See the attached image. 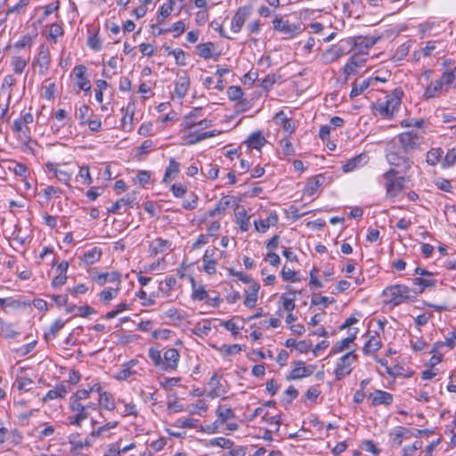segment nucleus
<instances>
[{"label": "nucleus", "instance_id": "obj_1", "mask_svg": "<svg viewBox=\"0 0 456 456\" xmlns=\"http://www.w3.org/2000/svg\"><path fill=\"white\" fill-rule=\"evenodd\" d=\"M398 171L390 168L383 175L385 180L386 196L388 199H394L402 192L405 187L403 176H397Z\"/></svg>", "mask_w": 456, "mask_h": 456}, {"label": "nucleus", "instance_id": "obj_2", "mask_svg": "<svg viewBox=\"0 0 456 456\" xmlns=\"http://www.w3.org/2000/svg\"><path fill=\"white\" fill-rule=\"evenodd\" d=\"M399 148L403 154L419 150L423 144V136L417 131H408L398 135Z\"/></svg>", "mask_w": 456, "mask_h": 456}, {"label": "nucleus", "instance_id": "obj_3", "mask_svg": "<svg viewBox=\"0 0 456 456\" xmlns=\"http://www.w3.org/2000/svg\"><path fill=\"white\" fill-rule=\"evenodd\" d=\"M385 294L390 297L389 302L394 305H399L407 300H413L415 295L406 285L396 284L387 288Z\"/></svg>", "mask_w": 456, "mask_h": 456}, {"label": "nucleus", "instance_id": "obj_4", "mask_svg": "<svg viewBox=\"0 0 456 456\" xmlns=\"http://www.w3.org/2000/svg\"><path fill=\"white\" fill-rule=\"evenodd\" d=\"M403 93L400 89H395L387 95L386 101L379 104L378 110L384 118H391L402 102Z\"/></svg>", "mask_w": 456, "mask_h": 456}, {"label": "nucleus", "instance_id": "obj_5", "mask_svg": "<svg viewBox=\"0 0 456 456\" xmlns=\"http://www.w3.org/2000/svg\"><path fill=\"white\" fill-rule=\"evenodd\" d=\"M357 361V355L354 350H351L342 355L336 365L334 374L337 380H341L345 377L348 376L352 370V365Z\"/></svg>", "mask_w": 456, "mask_h": 456}, {"label": "nucleus", "instance_id": "obj_6", "mask_svg": "<svg viewBox=\"0 0 456 456\" xmlns=\"http://www.w3.org/2000/svg\"><path fill=\"white\" fill-rule=\"evenodd\" d=\"M273 29L282 33L285 39L292 38L301 31L300 24L289 23L279 16L273 20Z\"/></svg>", "mask_w": 456, "mask_h": 456}, {"label": "nucleus", "instance_id": "obj_7", "mask_svg": "<svg viewBox=\"0 0 456 456\" xmlns=\"http://www.w3.org/2000/svg\"><path fill=\"white\" fill-rule=\"evenodd\" d=\"M69 410L74 413V416L69 417V424L76 427H80L81 422L89 416V412L86 411L84 403L77 401L70 400Z\"/></svg>", "mask_w": 456, "mask_h": 456}, {"label": "nucleus", "instance_id": "obj_8", "mask_svg": "<svg viewBox=\"0 0 456 456\" xmlns=\"http://www.w3.org/2000/svg\"><path fill=\"white\" fill-rule=\"evenodd\" d=\"M51 55L49 48L45 45H41L37 59L33 61L35 67H38V72L41 75H45L50 68Z\"/></svg>", "mask_w": 456, "mask_h": 456}, {"label": "nucleus", "instance_id": "obj_9", "mask_svg": "<svg viewBox=\"0 0 456 456\" xmlns=\"http://www.w3.org/2000/svg\"><path fill=\"white\" fill-rule=\"evenodd\" d=\"M408 154H403L399 148L398 151H391L387 155V161L390 165L395 167H402L404 171L411 168L412 161L407 157Z\"/></svg>", "mask_w": 456, "mask_h": 456}, {"label": "nucleus", "instance_id": "obj_10", "mask_svg": "<svg viewBox=\"0 0 456 456\" xmlns=\"http://www.w3.org/2000/svg\"><path fill=\"white\" fill-rule=\"evenodd\" d=\"M86 67L82 64L77 65L73 69V72L77 79V87L86 93H90L92 86L89 78L86 76Z\"/></svg>", "mask_w": 456, "mask_h": 456}, {"label": "nucleus", "instance_id": "obj_11", "mask_svg": "<svg viewBox=\"0 0 456 456\" xmlns=\"http://www.w3.org/2000/svg\"><path fill=\"white\" fill-rule=\"evenodd\" d=\"M180 354L176 348H168L163 354L162 370H175L178 366Z\"/></svg>", "mask_w": 456, "mask_h": 456}, {"label": "nucleus", "instance_id": "obj_12", "mask_svg": "<svg viewBox=\"0 0 456 456\" xmlns=\"http://www.w3.org/2000/svg\"><path fill=\"white\" fill-rule=\"evenodd\" d=\"M12 130L16 137L24 144L31 141V130L27 124H23L19 118L13 121Z\"/></svg>", "mask_w": 456, "mask_h": 456}, {"label": "nucleus", "instance_id": "obj_13", "mask_svg": "<svg viewBox=\"0 0 456 456\" xmlns=\"http://www.w3.org/2000/svg\"><path fill=\"white\" fill-rule=\"evenodd\" d=\"M366 336L368 338V340L366 341L362 347V352L364 354L367 355L372 354L381 348L382 342L377 331H368Z\"/></svg>", "mask_w": 456, "mask_h": 456}, {"label": "nucleus", "instance_id": "obj_14", "mask_svg": "<svg viewBox=\"0 0 456 456\" xmlns=\"http://www.w3.org/2000/svg\"><path fill=\"white\" fill-rule=\"evenodd\" d=\"M412 293L415 297L419 294H421L428 288H433L436 285V280L434 279V276L429 277H416L412 279Z\"/></svg>", "mask_w": 456, "mask_h": 456}, {"label": "nucleus", "instance_id": "obj_15", "mask_svg": "<svg viewBox=\"0 0 456 456\" xmlns=\"http://www.w3.org/2000/svg\"><path fill=\"white\" fill-rule=\"evenodd\" d=\"M248 16L249 9L246 6L240 7L232 19L231 29L234 33H239L241 30Z\"/></svg>", "mask_w": 456, "mask_h": 456}, {"label": "nucleus", "instance_id": "obj_16", "mask_svg": "<svg viewBox=\"0 0 456 456\" xmlns=\"http://www.w3.org/2000/svg\"><path fill=\"white\" fill-rule=\"evenodd\" d=\"M445 47L446 45L442 40H430L421 49V53L424 57L437 56L444 53Z\"/></svg>", "mask_w": 456, "mask_h": 456}, {"label": "nucleus", "instance_id": "obj_17", "mask_svg": "<svg viewBox=\"0 0 456 456\" xmlns=\"http://www.w3.org/2000/svg\"><path fill=\"white\" fill-rule=\"evenodd\" d=\"M369 397L371 399V404L373 406H388L393 403L394 400V396L392 394L379 389H377L373 393L370 394Z\"/></svg>", "mask_w": 456, "mask_h": 456}, {"label": "nucleus", "instance_id": "obj_18", "mask_svg": "<svg viewBox=\"0 0 456 456\" xmlns=\"http://www.w3.org/2000/svg\"><path fill=\"white\" fill-rule=\"evenodd\" d=\"M358 333V329H354L350 332L348 337L338 341L331 348L330 355L338 354L350 348V345L354 343Z\"/></svg>", "mask_w": 456, "mask_h": 456}, {"label": "nucleus", "instance_id": "obj_19", "mask_svg": "<svg viewBox=\"0 0 456 456\" xmlns=\"http://www.w3.org/2000/svg\"><path fill=\"white\" fill-rule=\"evenodd\" d=\"M216 248L207 249L202 257L203 270L208 274H215L216 273L217 261L215 259Z\"/></svg>", "mask_w": 456, "mask_h": 456}, {"label": "nucleus", "instance_id": "obj_20", "mask_svg": "<svg viewBox=\"0 0 456 456\" xmlns=\"http://www.w3.org/2000/svg\"><path fill=\"white\" fill-rule=\"evenodd\" d=\"M216 45L212 42L199 44L196 45L197 54L204 60L216 59L219 53H215Z\"/></svg>", "mask_w": 456, "mask_h": 456}, {"label": "nucleus", "instance_id": "obj_21", "mask_svg": "<svg viewBox=\"0 0 456 456\" xmlns=\"http://www.w3.org/2000/svg\"><path fill=\"white\" fill-rule=\"evenodd\" d=\"M313 373V370L310 367H305V362L298 361L295 362V366L291 370L289 379H298L305 377H308Z\"/></svg>", "mask_w": 456, "mask_h": 456}, {"label": "nucleus", "instance_id": "obj_22", "mask_svg": "<svg viewBox=\"0 0 456 456\" xmlns=\"http://www.w3.org/2000/svg\"><path fill=\"white\" fill-rule=\"evenodd\" d=\"M369 157L362 153L350 159L343 165V171L345 173L352 172L359 167L364 166L368 162Z\"/></svg>", "mask_w": 456, "mask_h": 456}, {"label": "nucleus", "instance_id": "obj_23", "mask_svg": "<svg viewBox=\"0 0 456 456\" xmlns=\"http://www.w3.org/2000/svg\"><path fill=\"white\" fill-rule=\"evenodd\" d=\"M444 85L441 81V79H436L432 81L426 88L424 92V98L428 100L432 98L438 97L442 94Z\"/></svg>", "mask_w": 456, "mask_h": 456}, {"label": "nucleus", "instance_id": "obj_24", "mask_svg": "<svg viewBox=\"0 0 456 456\" xmlns=\"http://www.w3.org/2000/svg\"><path fill=\"white\" fill-rule=\"evenodd\" d=\"M278 223V216L275 212H272L265 219L256 220L254 222L256 230L259 232H265L270 226H275Z\"/></svg>", "mask_w": 456, "mask_h": 456}, {"label": "nucleus", "instance_id": "obj_25", "mask_svg": "<svg viewBox=\"0 0 456 456\" xmlns=\"http://www.w3.org/2000/svg\"><path fill=\"white\" fill-rule=\"evenodd\" d=\"M121 275L118 272H111V273H102L97 274L95 277H94V281L99 284L100 286H103L108 281L115 282L116 285H120L121 283Z\"/></svg>", "mask_w": 456, "mask_h": 456}, {"label": "nucleus", "instance_id": "obj_26", "mask_svg": "<svg viewBox=\"0 0 456 456\" xmlns=\"http://www.w3.org/2000/svg\"><path fill=\"white\" fill-rule=\"evenodd\" d=\"M208 385L211 387V390L208 394L209 397L216 398L225 395L226 391L220 385V377L217 374L212 376Z\"/></svg>", "mask_w": 456, "mask_h": 456}, {"label": "nucleus", "instance_id": "obj_27", "mask_svg": "<svg viewBox=\"0 0 456 456\" xmlns=\"http://www.w3.org/2000/svg\"><path fill=\"white\" fill-rule=\"evenodd\" d=\"M190 78L187 75L181 76L175 85V94L179 99H183L188 92Z\"/></svg>", "mask_w": 456, "mask_h": 456}, {"label": "nucleus", "instance_id": "obj_28", "mask_svg": "<svg viewBox=\"0 0 456 456\" xmlns=\"http://www.w3.org/2000/svg\"><path fill=\"white\" fill-rule=\"evenodd\" d=\"M324 181V176L322 175H319L310 178L307 183L305 186L304 192L306 195L312 196L314 195L318 189L322 186Z\"/></svg>", "mask_w": 456, "mask_h": 456}, {"label": "nucleus", "instance_id": "obj_29", "mask_svg": "<svg viewBox=\"0 0 456 456\" xmlns=\"http://www.w3.org/2000/svg\"><path fill=\"white\" fill-rule=\"evenodd\" d=\"M250 291L246 293L244 305L247 307L253 308L257 302V295L260 289V285L257 282H253L250 285Z\"/></svg>", "mask_w": 456, "mask_h": 456}, {"label": "nucleus", "instance_id": "obj_30", "mask_svg": "<svg viewBox=\"0 0 456 456\" xmlns=\"http://www.w3.org/2000/svg\"><path fill=\"white\" fill-rule=\"evenodd\" d=\"M200 112L201 108H195L184 117L183 126L185 129L191 130L197 126L198 118L200 116Z\"/></svg>", "mask_w": 456, "mask_h": 456}, {"label": "nucleus", "instance_id": "obj_31", "mask_svg": "<svg viewBox=\"0 0 456 456\" xmlns=\"http://www.w3.org/2000/svg\"><path fill=\"white\" fill-rule=\"evenodd\" d=\"M275 118H276L277 123L281 126L284 132H286L289 134L294 132L295 126L293 125L292 119L288 118L282 110L279 111L276 114Z\"/></svg>", "mask_w": 456, "mask_h": 456}, {"label": "nucleus", "instance_id": "obj_32", "mask_svg": "<svg viewBox=\"0 0 456 456\" xmlns=\"http://www.w3.org/2000/svg\"><path fill=\"white\" fill-rule=\"evenodd\" d=\"M98 404L108 411H113L116 407L113 395L106 391L100 393Z\"/></svg>", "mask_w": 456, "mask_h": 456}, {"label": "nucleus", "instance_id": "obj_33", "mask_svg": "<svg viewBox=\"0 0 456 456\" xmlns=\"http://www.w3.org/2000/svg\"><path fill=\"white\" fill-rule=\"evenodd\" d=\"M67 393V387L64 385L61 384L57 386L55 388L49 390L43 398V402H47L56 398H64Z\"/></svg>", "mask_w": 456, "mask_h": 456}, {"label": "nucleus", "instance_id": "obj_34", "mask_svg": "<svg viewBox=\"0 0 456 456\" xmlns=\"http://www.w3.org/2000/svg\"><path fill=\"white\" fill-rule=\"evenodd\" d=\"M372 83V78H366L362 82L354 81L353 83L350 97L354 98L363 93Z\"/></svg>", "mask_w": 456, "mask_h": 456}, {"label": "nucleus", "instance_id": "obj_35", "mask_svg": "<svg viewBox=\"0 0 456 456\" xmlns=\"http://www.w3.org/2000/svg\"><path fill=\"white\" fill-rule=\"evenodd\" d=\"M248 147L260 150L266 143L265 138L262 135L260 131L254 132L247 140Z\"/></svg>", "mask_w": 456, "mask_h": 456}, {"label": "nucleus", "instance_id": "obj_36", "mask_svg": "<svg viewBox=\"0 0 456 456\" xmlns=\"http://www.w3.org/2000/svg\"><path fill=\"white\" fill-rule=\"evenodd\" d=\"M101 248L94 247L83 255L82 260L85 262L86 265H90L97 262L101 258Z\"/></svg>", "mask_w": 456, "mask_h": 456}, {"label": "nucleus", "instance_id": "obj_37", "mask_svg": "<svg viewBox=\"0 0 456 456\" xmlns=\"http://www.w3.org/2000/svg\"><path fill=\"white\" fill-rule=\"evenodd\" d=\"M29 57L24 58L21 56H13L11 61L13 71L16 74H21L26 69Z\"/></svg>", "mask_w": 456, "mask_h": 456}, {"label": "nucleus", "instance_id": "obj_38", "mask_svg": "<svg viewBox=\"0 0 456 456\" xmlns=\"http://www.w3.org/2000/svg\"><path fill=\"white\" fill-rule=\"evenodd\" d=\"M65 322L61 319L56 320L49 328L47 331L45 333V340L54 339L58 334V332L64 327Z\"/></svg>", "mask_w": 456, "mask_h": 456}, {"label": "nucleus", "instance_id": "obj_39", "mask_svg": "<svg viewBox=\"0 0 456 456\" xmlns=\"http://www.w3.org/2000/svg\"><path fill=\"white\" fill-rule=\"evenodd\" d=\"M136 362L132 360L129 362H127L122 370H120L117 375L116 379L118 380H126L133 375L136 373L135 370H133V367L135 365Z\"/></svg>", "mask_w": 456, "mask_h": 456}, {"label": "nucleus", "instance_id": "obj_40", "mask_svg": "<svg viewBox=\"0 0 456 456\" xmlns=\"http://www.w3.org/2000/svg\"><path fill=\"white\" fill-rule=\"evenodd\" d=\"M134 198L127 197L122 198L117 200L111 208H108V211L112 214L119 215L120 209L125 207H130Z\"/></svg>", "mask_w": 456, "mask_h": 456}, {"label": "nucleus", "instance_id": "obj_41", "mask_svg": "<svg viewBox=\"0 0 456 456\" xmlns=\"http://www.w3.org/2000/svg\"><path fill=\"white\" fill-rule=\"evenodd\" d=\"M180 170V164L173 158L169 159V165L166 169L163 182L167 183L169 179L174 178Z\"/></svg>", "mask_w": 456, "mask_h": 456}, {"label": "nucleus", "instance_id": "obj_42", "mask_svg": "<svg viewBox=\"0 0 456 456\" xmlns=\"http://www.w3.org/2000/svg\"><path fill=\"white\" fill-rule=\"evenodd\" d=\"M236 223L239 224L242 232H247L249 228V217L246 211L242 208L235 212Z\"/></svg>", "mask_w": 456, "mask_h": 456}, {"label": "nucleus", "instance_id": "obj_43", "mask_svg": "<svg viewBox=\"0 0 456 456\" xmlns=\"http://www.w3.org/2000/svg\"><path fill=\"white\" fill-rule=\"evenodd\" d=\"M217 420L221 423L226 422L228 419L234 418V412L231 408L220 405L216 411Z\"/></svg>", "mask_w": 456, "mask_h": 456}, {"label": "nucleus", "instance_id": "obj_44", "mask_svg": "<svg viewBox=\"0 0 456 456\" xmlns=\"http://www.w3.org/2000/svg\"><path fill=\"white\" fill-rule=\"evenodd\" d=\"M171 247V242L167 240L158 238L155 240L154 244L151 246V252L153 255H158L164 252L167 248Z\"/></svg>", "mask_w": 456, "mask_h": 456}, {"label": "nucleus", "instance_id": "obj_45", "mask_svg": "<svg viewBox=\"0 0 456 456\" xmlns=\"http://www.w3.org/2000/svg\"><path fill=\"white\" fill-rule=\"evenodd\" d=\"M281 299L282 300L284 310L292 312L295 309L296 292L293 291L289 294H282Z\"/></svg>", "mask_w": 456, "mask_h": 456}, {"label": "nucleus", "instance_id": "obj_46", "mask_svg": "<svg viewBox=\"0 0 456 456\" xmlns=\"http://www.w3.org/2000/svg\"><path fill=\"white\" fill-rule=\"evenodd\" d=\"M191 285H192V298L194 300L202 301L207 299L208 294L207 290L205 289L204 286L200 285L196 286L195 281L193 278H191Z\"/></svg>", "mask_w": 456, "mask_h": 456}, {"label": "nucleus", "instance_id": "obj_47", "mask_svg": "<svg viewBox=\"0 0 456 456\" xmlns=\"http://www.w3.org/2000/svg\"><path fill=\"white\" fill-rule=\"evenodd\" d=\"M119 290L120 285H116V288H109L103 289L99 296L101 300L107 304L118 296Z\"/></svg>", "mask_w": 456, "mask_h": 456}, {"label": "nucleus", "instance_id": "obj_48", "mask_svg": "<svg viewBox=\"0 0 456 456\" xmlns=\"http://www.w3.org/2000/svg\"><path fill=\"white\" fill-rule=\"evenodd\" d=\"M443 153H444V151L441 148L431 149L427 153V159H426L427 163L430 166H436L439 162Z\"/></svg>", "mask_w": 456, "mask_h": 456}, {"label": "nucleus", "instance_id": "obj_49", "mask_svg": "<svg viewBox=\"0 0 456 456\" xmlns=\"http://www.w3.org/2000/svg\"><path fill=\"white\" fill-rule=\"evenodd\" d=\"M17 335L12 324L0 321V336L5 338H13Z\"/></svg>", "mask_w": 456, "mask_h": 456}, {"label": "nucleus", "instance_id": "obj_50", "mask_svg": "<svg viewBox=\"0 0 456 456\" xmlns=\"http://www.w3.org/2000/svg\"><path fill=\"white\" fill-rule=\"evenodd\" d=\"M233 441L225 437H216L208 441V446H218L223 449L232 448Z\"/></svg>", "mask_w": 456, "mask_h": 456}, {"label": "nucleus", "instance_id": "obj_51", "mask_svg": "<svg viewBox=\"0 0 456 456\" xmlns=\"http://www.w3.org/2000/svg\"><path fill=\"white\" fill-rule=\"evenodd\" d=\"M149 357L152 361L154 366H156V367L159 368L160 370H162V365H163L162 358H163V355H162L160 350H159L157 348H154V347H151L149 349Z\"/></svg>", "mask_w": 456, "mask_h": 456}, {"label": "nucleus", "instance_id": "obj_52", "mask_svg": "<svg viewBox=\"0 0 456 456\" xmlns=\"http://www.w3.org/2000/svg\"><path fill=\"white\" fill-rule=\"evenodd\" d=\"M248 452V447L244 445H232L228 451L224 452L222 456H245Z\"/></svg>", "mask_w": 456, "mask_h": 456}, {"label": "nucleus", "instance_id": "obj_53", "mask_svg": "<svg viewBox=\"0 0 456 456\" xmlns=\"http://www.w3.org/2000/svg\"><path fill=\"white\" fill-rule=\"evenodd\" d=\"M410 434V430L403 427H399L393 435V443L400 446L405 436Z\"/></svg>", "mask_w": 456, "mask_h": 456}, {"label": "nucleus", "instance_id": "obj_54", "mask_svg": "<svg viewBox=\"0 0 456 456\" xmlns=\"http://www.w3.org/2000/svg\"><path fill=\"white\" fill-rule=\"evenodd\" d=\"M243 94V91L240 86H231L227 89V95L232 101L240 102Z\"/></svg>", "mask_w": 456, "mask_h": 456}, {"label": "nucleus", "instance_id": "obj_55", "mask_svg": "<svg viewBox=\"0 0 456 456\" xmlns=\"http://www.w3.org/2000/svg\"><path fill=\"white\" fill-rule=\"evenodd\" d=\"M197 422V419L191 418L178 419L174 423V426L180 428H195Z\"/></svg>", "mask_w": 456, "mask_h": 456}, {"label": "nucleus", "instance_id": "obj_56", "mask_svg": "<svg viewBox=\"0 0 456 456\" xmlns=\"http://www.w3.org/2000/svg\"><path fill=\"white\" fill-rule=\"evenodd\" d=\"M69 444L72 445V448L73 449H83L85 447H91L92 444H86V439L84 441H82L80 438H79V434H71L69 436Z\"/></svg>", "mask_w": 456, "mask_h": 456}, {"label": "nucleus", "instance_id": "obj_57", "mask_svg": "<svg viewBox=\"0 0 456 456\" xmlns=\"http://www.w3.org/2000/svg\"><path fill=\"white\" fill-rule=\"evenodd\" d=\"M32 379L26 377H22L16 380V387L19 391H30L32 389Z\"/></svg>", "mask_w": 456, "mask_h": 456}, {"label": "nucleus", "instance_id": "obj_58", "mask_svg": "<svg viewBox=\"0 0 456 456\" xmlns=\"http://www.w3.org/2000/svg\"><path fill=\"white\" fill-rule=\"evenodd\" d=\"M101 428H97L95 429H93V431L86 437V444H94L97 438L100 437H106L104 436V432L101 431Z\"/></svg>", "mask_w": 456, "mask_h": 456}, {"label": "nucleus", "instance_id": "obj_59", "mask_svg": "<svg viewBox=\"0 0 456 456\" xmlns=\"http://www.w3.org/2000/svg\"><path fill=\"white\" fill-rule=\"evenodd\" d=\"M173 11V7L167 5L166 4H162L159 8V16L158 17V24H161L164 22L165 19L167 18Z\"/></svg>", "mask_w": 456, "mask_h": 456}, {"label": "nucleus", "instance_id": "obj_60", "mask_svg": "<svg viewBox=\"0 0 456 456\" xmlns=\"http://www.w3.org/2000/svg\"><path fill=\"white\" fill-rule=\"evenodd\" d=\"M169 54H171L175 57V62L177 65L184 66L186 64L185 53L182 49H180V48L174 49L173 51L169 52Z\"/></svg>", "mask_w": 456, "mask_h": 456}, {"label": "nucleus", "instance_id": "obj_61", "mask_svg": "<svg viewBox=\"0 0 456 456\" xmlns=\"http://www.w3.org/2000/svg\"><path fill=\"white\" fill-rule=\"evenodd\" d=\"M450 337L446 338L444 342H436L435 343V347H440L443 346H447L450 348L455 347V340H456V330L452 331L450 334Z\"/></svg>", "mask_w": 456, "mask_h": 456}, {"label": "nucleus", "instance_id": "obj_62", "mask_svg": "<svg viewBox=\"0 0 456 456\" xmlns=\"http://www.w3.org/2000/svg\"><path fill=\"white\" fill-rule=\"evenodd\" d=\"M456 162V149H450L444 159V167H452Z\"/></svg>", "mask_w": 456, "mask_h": 456}, {"label": "nucleus", "instance_id": "obj_63", "mask_svg": "<svg viewBox=\"0 0 456 456\" xmlns=\"http://www.w3.org/2000/svg\"><path fill=\"white\" fill-rule=\"evenodd\" d=\"M441 81L444 86H452L455 85L454 81L456 80L452 70L444 71L440 77Z\"/></svg>", "mask_w": 456, "mask_h": 456}, {"label": "nucleus", "instance_id": "obj_64", "mask_svg": "<svg viewBox=\"0 0 456 456\" xmlns=\"http://www.w3.org/2000/svg\"><path fill=\"white\" fill-rule=\"evenodd\" d=\"M78 175L84 180V183L89 185L93 183L88 166H82L79 169Z\"/></svg>", "mask_w": 456, "mask_h": 456}]
</instances>
